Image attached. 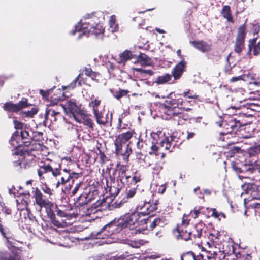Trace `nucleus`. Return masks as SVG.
<instances>
[{
  "label": "nucleus",
  "instance_id": "1",
  "mask_svg": "<svg viewBox=\"0 0 260 260\" xmlns=\"http://www.w3.org/2000/svg\"><path fill=\"white\" fill-rule=\"evenodd\" d=\"M140 216L139 212H133L121 216L118 219H114L97 232L96 238L107 239L106 241L107 244L114 242V241L110 240V237L114 233H119L123 228L133 229Z\"/></svg>",
  "mask_w": 260,
  "mask_h": 260
},
{
  "label": "nucleus",
  "instance_id": "2",
  "mask_svg": "<svg viewBox=\"0 0 260 260\" xmlns=\"http://www.w3.org/2000/svg\"><path fill=\"white\" fill-rule=\"evenodd\" d=\"M60 168V166L59 164L56 165L53 162L48 165L44 164L40 166L38 170V174L40 179L44 178L43 175L45 174H51V179L53 180L56 188H58L60 185L65 184L74 177L77 178L79 175L75 172L70 174L67 169H64L63 172H61Z\"/></svg>",
  "mask_w": 260,
  "mask_h": 260
},
{
  "label": "nucleus",
  "instance_id": "3",
  "mask_svg": "<svg viewBox=\"0 0 260 260\" xmlns=\"http://www.w3.org/2000/svg\"><path fill=\"white\" fill-rule=\"evenodd\" d=\"M96 17L93 15L84 17L75 26V29L70 32V34L74 35L76 32H78V38L81 39L82 36H97L103 34L104 29L101 24L96 22Z\"/></svg>",
  "mask_w": 260,
  "mask_h": 260
},
{
  "label": "nucleus",
  "instance_id": "4",
  "mask_svg": "<svg viewBox=\"0 0 260 260\" xmlns=\"http://www.w3.org/2000/svg\"><path fill=\"white\" fill-rule=\"evenodd\" d=\"M134 134L135 132L133 130L122 133L116 137L114 141L116 153L121 155L125 161H128L132 153V149L129 147V140Z\"/></svg>",
  "mask_w": 260,
  "mask_h": 260
},
{
  "label": "nucleus",
  "instance_id": "5",
  "mask_svg": "<svg viewBox=\"0 0 260 260\" xmlns=\"http://www.w3.org/2000/svg\"><path fill=\"white\" fill-rule=\"evenodd\" d=\"M134 134L135 132L133 130L122 133L116 137L114 141L116 153L121 155L125 161H128L132 153V149L129 147V140Z\"/></svg>",
  "mask_w": 260,
  "mask_h": 260
},
{
  "label": "nucleus",
  "instance_id": "6",
  "mask_svg": "<svg viewBox=\"0 0 260 260\" xmlns=\"http://www.w3.org/2000/svg\"><path fill=\"white\" fill-rule=\"evenodd\" d=\"M245 194L249 195L248 198L244 199V205L250 201H253L248 206L253 208H260V187L254 184L248 183L243 186Z\"/></svg>",
  "mask_w": 260,
  "mask_h": 260
},
{
  "label": "nucleus",
  "instance_id": "7",
  "mask_svg": "<svg viewBox=\"0 0 260 260\" xmlns=\"http://www.w3.org/2000/svg\"><path fill=\"white\" fill-rule=\"evenodd\" d=\"M170 106H164L161 108L162 112L164 113V118L168 119L173 117L174 120H177L178 118V124L181 122V120L186 121L188 118L183 113L180 112L181 109L178 106H175V103H170Z\"/></svg>",
  "mask_w": 260,
  "mask_h": 260
},
{
  "label": "nucleus",
  "instance_id": "8",
  "mask_svg": "<svg viewBox=\"0 0 260 260\" xmlns=\"http://www.w3.org/2000/svg\"><path fill=\"white\" fill-rule=\"evenodd\" d=\"M31 136L27 130L16 131L13 133L10 141V144L14 148H18L29 142Z\"/></svg>",
  "mask_w": 260,
  "mask_h": 260
},
{
  "label": "nucleus",
  "instance_id": "9",
  "mask_svg": "<svg viewBox=\"0 0 260 260\" xmlns=\"http://www.w3.org/2000/svg\"><path fill=\"white\" fill-rule=\"evenodd\" d=\"M219 120L216 121V123L219 127L223 126L226 131L224 133H232L233 131H236L237 128L241 126L240 120L234 117H231L226 120H223L221 117H219Z\"/></svg>",
  "mask_w": 260,
  "mask_h": 260
},
{
  "label": "nucleus",
  "instance_id": "10",
  "mask_svg": "<svg viewBox=\"0 0 260 260\" xmlns=\"http://www.w3.org/2000/svg\"><path fill=\"white\" fill-rule=\"evenodd\" d=\"M34 197L35 199L36 203L39 206L40 209L45 208L47 212H48V210H50L53 206L52 203L50 201L43 198L42 193L38 188H36V190L34 192Z\"/></svg>",
  "mask_w": 260,
  "mask_h": 260
},
{
  "label": "nucleus",
  "instance_id": "11",
  "mask_svg": "<svg viewBox=\"0 0 260 260\" xmlns=\"http://www.w3.org/2000/svg\"><path fill=\"white\" fill-rule=\"evenodd\" d=\"M73 118L77 122L83 123L91 128H93L94 124L92 120L88 114H86L81 110L78 113H75V115Z\"/></svg>",
  "mask_w": 260,
  "mask_h": 260
},
{
  "label": "nucleus",
  "instance_id": "12",
  "mask_svg": "<svg viewBox=\"0 0 260 260\" xmlns=\"http://www.w3.org/2000/svg\"><path fill=\"white\" fill-rule=\"evenodd\" d=\"M60 106L70 117H73L75 113H78L81 110L73 100L68 101L65 104H61Z\"/></svg>",
  "mask_w": 260,
  "mask_h": 260
},
{
  "label": "nucleus",
  "instance_id": "13",
  "mask_svg": "<svg viewBox=\"0 0 260 260\" xmlns=\"http://www.w3.org/2000/svg\"><path fill=\"white\" fill-rule=\"evenodd\" d=\"M185 255L191 256L194 260H221L220 257L217 256L215 252H214L213 253H210L205 251L196 255L192 252L189 251L184 254V256Z\"/></svg>",
  "mask_w": 260,
  "mask_h": 260
},
{
  "label": "nucleus",
  "instance_id": "14",
  "mask_svg": "<svg viewBox=\"0 0 260 260\" xmlns=\"http://www.w3.org/2000/svg\"><path fill=\"white\" fill-rule=\"evenodd\" d=\"M233 169L236 173H243L244 174H251L254 170L253 164H242L239 162L232 163Z\"/></svg>",
  "mask_w": 260,
  "mask_h": 260
},
{
  "label": "nucleus",
  "instance_id": "15",
  "mask_svg": "<svg viewBox=\"0 0 260 260\" xmlns=\"http://www.w3.org/2000/svg\"><path fill=\"white\" fill-rule=\"evenodd\" d=\"M158 201L152 202H145L142 206L140 205V215H146L150 214L157 209Z\"/></svg>",
  "mask_w": 260,
  "mask_h": 260
},
{
  "label": "nucleus",
  "instance_id": "16",
  "mask_svg": "<svg viewBox=\"0 0 260 260\" xmlns=\"http://www.w3.org/2000/svg\"><path fill=\"white\" fill-rule=\"evenodd\" d=\"M28 106L27 100L23 99L19 101L17 104H14L11 103H7L4 106V108L6 110L17 112L20 109L27 107Z\"/></svg>",
  "mask_w": 260,
  "mask_h": 260
},
{
  "label": "nucleus",
  "instance_id": "17",
  "mask_svg": "<svg viewBox=\"0 0 260 260\" xmlns=\"http://www.w3.org/2000/svg\"><path fill=\"white\" fill-rule=\"evenodd\" d=\"M126 168L124 166H122L118 169L117 181H120L123 185H127L129 186V179H131V176L126 173Z\"/></svg>",
  "mask_w": 260,
  "mask_h": 260
},
{
  "label": "nucleus",
  "instance_id": "18",
  "mask_svg": "<svg viewBox=\"0 0 260 260\" xmlns=\"http://www.w3.org/2000/svg\"><path fill=\"white\" fill-rule=\"evenodd\" d=\"M16 202L18 205V209L20 210L21 212H28V211L27 209V206L28 203L30 202L29 194H25L22 196L19 197L16 200Z\"/></svg>",
  "mask_w": 260,
  "mask_h": 260
},
{
  "label": "nucleus",
  "instance_id": "19",
  "mask_svg": "<svg viewBox=\"0 0 260 260\" xmlns=\"http://www.w3.org/2000/svg\"><path fill=\"white\" fill-rule=\"evenodd\" d=\"M56 212L58 216L63 218L64 220H72L75 219L77 216V214L73 211L72 208L67 210L57 208Z\"/></svg>",
  "mask_w": 260,
  "mask_h": 260
},
{
  "label": "nucleus",
  "instance_id": "20",
  "mask_svg": "<svg viewBox=\"0 0 260 260\" xmlns=\"http://www.w3.org/2000/svg\"><path fill=\"white\" fill-rule=\"evenodd\" d=\"M0 232L2 235L7 240V241L11 245L15 244V241L13 237V234L10 231L9 229L4 227L0 220Z\"/></svg>",
  "mask_w": 260,
  "mask_h": 260
},
{
  "label": "nucleus",
  "instance_id": "21",
  "mask_svg": "<svg viewBox=\"0 0 260 260\" xmlns=\"http://www.w3.org/2000/svg\"><path fill=\"white\" fill-rule=\"evenodd\" d=\"M185 65V61L182 60L174 68L172 71V75L173 76L174 80H178L181 77L184 71Z\"/></svg>",
  "mask_w": 260,
  "mask_h": 260
},
{
  "label": "nucleus",
  "instance_id": "22",
  "mask_svg": "<svg viewBox=\"0 0 260 260\" xmlns=\"http://www.w3.org/2000/svg\"><path fill=\"white\" fill-rule=\"evenodd\" d=\"M90 199H87V195L86 193L81 194L79 197H78L77 202L79 205L83 206L82 210H87V212L83 211V213H80L82 216H87L90 214L89 209L87 206H84L86 205L87 203L89 201Z\"/></svg>",
  "mask_w": 260,
  "mask_h": 260
},
{
  "label": "nucleus",
  "instance_id": "23",
  "mask_svg": "<svg viewBox=\"0 0 260 260\" xmlns=\"http://www.w3.org/2000/svg\"><path fill=\"white\" fill-rule=\"evenodd\" d=\"M190 43L202 52L208 51L211 49L210 46L203 41H190Z\"/></svg>",
  "mask_w": 260,
  "mask_h": 260
},
{
  "label": "nucleus",
  "instance_id": "24",
  "mask_svg": "<svg viewBox=\"0 0 260 260\" xmlns=\"http://www.w3.org/2000/svg\"><path fill=\"white\" fill-rule=\"evenodd\" d=\"M135 57V55L133 54L130 51L125 50L119 55V59L118 61L119 63L124 64L125 62Z\"/></svg>",
  "mask_w": 260,
  "mask_h": 260
},
{
  "label": "nucleus",
  "instance_id": "25",
  "mask_svg": "<svg viewBox=\"0 0 260 260\" xmlns=\"http://www.w3.org/2000/svg\"><path fill=\"white\" fill-rule=\"evenodd\" d=\"M59 114V112L55 111L53 109H48L46 110L45 114V122L48 119H50L51 121L56 120V116Z\"/></svg>",
  "mask_w": 260,
  "mask_h": 260
},
{
  "label": "nucleus",
  "instance_id": "26",
  "mask_svg": "<svg viewBox=\"0 0 260 260\" xmlns=\"http://www.w3.org/2000/svg\"><path fill=\"white\" fill-rule=\"evenodd\" d=\"M177 231L178 233V238H181L185 241H187L190 238L191 232H188L186 230L181 226H177Z\"/></svg>",
  "mask_w": 260,
  "mask_h": 260
},
{
  "label": "nucleus",
  "instance_id": "27",
  "mask_svg": "<svg viewBox=\"0 0 260 260\" xmlns=\"http://www.w3.org/2000/svg\"><path fill=\"white\" fill-rule=\"evenodd\" d=\"M96 122L100 124L104 125L107 122V119L103 114L99 111H95L93 113Z\"/></svg>",
  "mask_w": 260,
  "mask_h": 260
},
{
  "label": "nucleus",
  "instance_id": "28",
  "mask_svg": "<svg viewBox=\"0 0 260 260\" xmlns=\"http://www.w3.org/2000/svg\"><path fill=\"white\" fill-rule=\"evenodd\" d=\"M166 223V220L163 217L155 218L150 224V227L153 229L157 226L160 227L164 226Z\"/></svg>",
  "mask_w": 260,
  "mask_h": 260
},
{
  "label": "nucleus",
  "instance_id": "29",
  "mask_svg": "<svg viewBox=\"0 0 260 260\" xmlns=\"http://www.w3.org/2000/svg\"><path fill=\"white\" fill-rule=\"evenodd\" d=\"M109 24L110 31L115 32L118 30V24L116 23V16L115 15L111 16L109 21Z\"/></svg>",
  "mask_w": 260,
  "mask_h": 260
},
{
  "label": "nucleus",
  "instance_id": "30",
  "mask_svg": "<svg viewBox=\"0 0 260 260\" xmlns=\"http://www.w3.org/2000/svg\"><path fill=\"white\" fill-rule=\"evenodd\" d=\"M137 60L143 66H149L151 63V59L145 54L141 53L138 57Z\"/></svg>",
  "mask_w": 260,
  "mask_h": 260
},
{
  "label": "nucleus",
  "instance_id": "31",
  "mask_svg": "<svg viewBox=\"0 0 260 260\" xmlns=\"http://www.w3.org/2000/svg\"><path fill=\"white\" fill-rule=\"evenodd\" d=\"M172 75L169 74H165L161 76H159L156 80V83L158 84H162L167 83L171 80Z\"/></svg>",
  "mask_w": 260,
  "mask_h": 260
},
{
  "label": "nucleus",
  "instance_id": "32",
  "mask_svg": "<svg viewBox=\"0 0 260 260\" xmlns=\"http://www.w3.org/2000/svg\"><path fill=\"white\" fill-rule=\"evenodd\" d=\"M230 7L229 6H224L222 10L221 13L224 18L229 22H233V18L230 13Z\"/></svg>",
  "mask_w": 260,
  "mask_h": 260
},
{
  "label": "nucleus",
  "instance_id": "33",
  "mask_svg": "<svg viewBox=\"0 0 260 260\" xmlns=\"http://www.w3.org/2000/svg\"><path fill=\"white\" fill-rule=\"evenodd\" d=\"M246 26L245 24L240 26L238 29L236 40L244 41L246 35Z\"/></svg>",
  "mask_w": 260,
  "mask_h": 260
},
{
  "label": "nucleus",
  "instance_id": "34",
  "mask_svg": "<svg viewBox=\"0 0 260 260\" xmlns=\"http://www.w3.org/2000/svg\"><path fill=\"white\" fill-rule=\"evenodd\" d=\"M244 41L236 40L235 45V51L237 53H240L244 48Z\"/></svg>",
  "mask_w": 260,
  "mask_h": 260
},
{
  "label": "nucleus",
  "instance_id": "35",
  "mask_svg": "<svg viewBox=\"0 0 260 260\" xmlns=\"http://www.w3.org/2000/svg\"><path fill=\"white\" fill-rule=\"evenodd\" d=\"M38 112V109L34 107L31 108V110H28L27 111H24L23 114L25 115L26 117H32L33 116L36 114Z\"/></svg>",
  "mask_w": 260,
  "mask_h": 260
},
{
  "label": "nucleus",
  "instance_id": "36",
  "mask_svg": "<svg viewBox=\"0 0 260 260\" xmlns=\"http://www.w3.org/2000/svg\"><path fill=\"white\" fill-rule=\"evenodd\" d=\"M128 93V91L125 90H119L114 94V96L117 100L120 99L121 98L125 96Z\"/></svg>",
  "mask_w": 260,
  "mask_h": 260
},
{
  "label": "nucleus",
  "instance_id": "37",
  "mask_svg": "<svg viewBox=\"0 0 260 260\" xmlns=\"http://www.w3.org/2000/svg\"><path fill=\"white\" fill-rule=\"evenodd\" d=\"M100 100L96 99L90 102L89 106L92 108L93 113L95 112V111H99L98 107L100 105Z\"/></svg>",
  "mask_w": 260,
  "mask_h": 260
},
{
  "label": "nucleus",
  "instance_id": "38",
  "mask_svg": "<svg viewBox=\"0 0 260 260\" xmlns=\"http://www.w3.org/2000/svg\"><path fill=\"white\" fill-rule=\"evenodd\" d=\"M159 151H161L160 146L158 147L157 145L153 144L151 147V151L149 152V153L157 155Z\"/></svg>",
  "mask_w": 260,
  "mask_h": 260
},
{
  "label": "nucleus",
  "instance_id": "39",
  "mask_svg": "<svg viewBox=\"0 0 260 260\" xmlns=\"http://www.w3.org/2000/svg\"><path fill=\"white\" fill-rule=\"evenodd\" d=\"M202 224H198L196 225V233H194L193 234V236L195 237L200 238L201 236L202 235Z\"/></svg>",
  "mask_w": 260,
  "mask_h": 260
},
{
  "label": "nucleus",
  "instance_id": "40",
  "mask_svg": "<svg viewBox=\"0 0 260 260\" xmlns=\"http://www.w3.org/2000/svg\"><path fill=\"white\" fill-rule=\"evenodd\" d=\"M189 220L188 219V216L184 214L182 218V223L179 226H181L183 228H186L189 224Z\"/></svg>",
  "mask_w": 260,
  "mask_h": 260
},
{
  "label": "nucleus",
  "instance_id": "41",
  "mask_svg": "<svg viewBox=\"0 0 260 260\" xmlns=\"http://www.w3.org/2000/svg\"><path fill=\"white\" fill-rule=\"evenodd\" d=\"M52 89H50L49 90L45 91L43 89H41L39 91L40 94L42 96V97L44 99H47L49 98V96L50 94V92L52 91Z\"/></svg>",
  "mask_w": 260,
  "mask_h": 260
},
{
  "label": "nucleus",
  "instance_id": "42",
  "mask_svg": "<svg viewBox=\"0 0 260 260\" xmlns=\"http://www.w3.org/2000/svg\"><path fill=\"white\" fill-rule=\"evenodd\" d=\"M140 180V177L137 175H134L131 177V179H129V186L131 185H135L137 182Z\"/></svg>",
  "mask_w": 260,
  "mask_h": 260
},
{
  "label": "nucleus",
  "instance_id": "43",
  "mask_svg": "<svg viewBox=\"0 0 260 260\" xmlns=\"http://www.w3.org/2000/svg\"><path fill=\"white\" fill-rule=\"evenodd\" d=\"M174 137L173 136H170L167 137V147H168V149L167 150H169L170 152L172 151V149L174 147L173 146L172 148H171L172 146V141L173 140Z\"/></svg>",
  "mask_w": 260,
  "mask_h": 260
},
{
  "label": "nucleus",
  "instance_id": "44",
  "mask_svg": "<svg viewBox=\"0 0 260 260\" xmlns=\"http://www.w3.org/2000/svg\"><path fill=\"white\" fill-rule=\"evenodd\" d=\"M13 123L15 129H17V131H18L19 130L20 131L23 130V124L22 123L17 121V120H14L13 121Z\"/></svg>",
  "mask_w": 260,
  "mask_h": 260
},
{
  "label": "nucleus",
  "instance_id": "45",
  "mask_svg": "<svg viewBox=\"0 0 260 260\" xmlns=\"http://www.w3.org/2000/svg\"><path fill=\"white\" fill-rule=\"evenodd\" d=\"M14 165L15 167H17V166H20L21 168L22 167V166L23 165L25 169H26V168L29 167V166H30V165L27 164V163L22 162L19 160L15 161L14 162Z\"/></svg>",
  "mask_w": 260,
  "mask_h": 260
},
{
  "label": "nucleus",
  "instance_id": "46",
  "mask_svg": "<svg viewBox=\"0 0 260 260\" xmlns=\"http://www.w3.org/2000/svg\"><path fill=\"white\" fill-rule=\"evenodd\" d=\"M167 137H166L164 140H162L159 143V146L162 151L163 149L167 150L168 149V147L167 146Z\"/></svg>",
  "mask_w": 260,
  "mask_h": 260
},
{
  "label": "nucleus",
  "instance_id": "47",
  "mask_svg": "<svg viewBox=\"0 0 260 260\" xmlns=\"http://www.w3.org/2000/svg\"><path fill=\"white\" fill-rule=\"evenodd\" d=\"M84 73L86 76L92 77V76H94V77L97 76V74L93 72L90 69H86L84 70Z\"/></svg>",
  "mask_w": 260,
  "mask_h": 260
},
{
  "label": "nucleus",
  "instance_id": "48",
  "mask_svg": "<svg viewBox=\"0 0 260 260\" xmlns=\"http://www.w3.org/2000/svg\"><path fill=\"white\" fill-rule=\"evenodd\" d=\"M79 77H77L76 79H75L67 87H63V89H65L66 88L69 89H74L75 87L77 81L78 80Z\"/></svg>",
  "mask_w": 260,
  "mask_h": 260
},
{
  "label": "nucleus",
  "instance_id": "49",
  "mask_svg": "<svg viewBox=\"0 0 260 260\" xmlns=\"http://www.w3.org/2000/svg\"><path fill=\"white\" fill-rule=\"evenodd\" d=\"M82 184V182L80 181L79 182L76 184V186H75L73 190L72 191V194L74 195L75 194L77 191L79 190L80 187Z\"/></svg>",
  "mask_w": 260,
  "mask_h": 260
},
{
  "label": "nucleus",
  "instance_id": "50",
  "mask_svg": "<svg viewBox=\"0 0 260 260\" xmlns=\"http://www.w3.org/2000/svg\"><path fill=\"white\" fill-rule=\"evenodd\" d=\"M136 193V189L135 188H131L126 193V197L131 198L134 197Z\"/></svg>",
  "mask_w": 260,
  "mask_h": 260
},
{
  "label": "nucleus",
  "instance_id": "51",
  "mask_svg": "<svg viewBox=\"0 0 260 260\" xmlns=\"http://www.w3.org/2000/svg\"><path fill=\"white\" fill-rule=\"evenodd\" d=\"M253 52L254 55L259 54L260 52V41L255 46Z\"/></svg>",
  "mask_w": 260,
  "mask_h": 260
},
{
  "label": "nucleus",
  "instance_id": "52",
  "mask_svg": "<svg viewBox=\"0 0 260 260\" xmlns=\"http://www.w3.org/2000/svg\"><path fill=\"white\" fill-rule=\"evenodd\" d=\"M183 95L184 96H186L189 99H196L198 98V96L197 95H193L191 93H190V92L189 91L188 92H184L183 93Z\"/></svg>",
  "mask_w": 260,
  "mask_h": 260
},
{
  "label": "nucleus",
  "instance_id": "53",
  "mask_svg": "<svg viewBox=\"0 0 260 260\" xmlns=\"http://www.w3.org/2000/svg\"><path fill=\"white\" fill-rule=\"evenodd\" d=\"M166 184H162L160 185L158 189L156 190V191L159 193L162 194L166 190Z\"/></svg>",
  "mask_w": 260,
  "mask_h": 260
},
{
  "label": "nucleus",
  "instance_id": "54",
  "mask_svg": "<svg viewBox=\"0 0 260 260\" xmlns=\"http://www.w3.org/2000/svg\"><path fill=\"white\" fill-rule=\"evenodd\" d=\"M211 210L212 211V216L215 218H219V220H220V218H219L220 217V213L218 212L215 209H212Z\"/></svg>",
  "mask_w": 260,
  "mask_h": 260
},
{
  "label": "nucleus",
  "instance_id": "55",
  "mask_svg": "<svg viewBox=\"0 0 260 260\" xmlns=\"http://www.w3.org/2000/svg\"><path fill=\"white\" fill-rule=\"evenodd\" d=\"M253 30L254 34H257L260 30V25L258 24L253 25Z\"/></svg>",
  "mask_w": 260,
  "mask_h": 260
},
{
  "label": "nucleus",
  "instance_id": "56",
  "mask_svg": "<svg viewBox=\"0 0 260 260\" xmlns=\"http://www.w3.org/2000/svg\"><path fill=\"white\" fill-rule=\"evenodd\" d=\"M51 222L55 225L57 227L61 226V223L55 219V218H51Z\"/></svg>",
  "mask_w": 260,
  "mask_h": 260
},
{
  "label": "nucleus",
  "instance_id": "57",
  "mask_svg": "<svg viewBox=\"0 0 260 260\" xmlns=\"http://www.w3.org/2000/svg\"><path fill=\"white\" fill-rule=\"evenodd\" d=\"M243 79L242 76H239L237 77H233L230 79L231 82H235Z\"/></svg>",
  "mask_w": 260,
  "mask_h": 260
},
{
  "label": "nucleus",
  "instance_id": "58",
  "mask_svg": "<svg viewBox=\"0 0 260 260\" xmlns=\"http://www.w3.org/2000/svg\"><path fill=\"white\" fill-rule=\"evenodd\" d=\"M43 190L44 192L48 194H52V190L47 187H45L43 188Z\"/></svg>",
  "mask_w": 260,
  "mask_h": 260
},
{
  "label": "nucleus",
  "instance_id": "59",
  "mask_svg": "<svg viewBox=\"0 0 260 260\" xmlns=\"http://www.w3.org/2000/svg\"><path fill=\"white\" fill-rule=\"evenodd\" d=\"M195 135V133L194 132H187V136L186 137V139L189 140L191 138H193Z\"/></svg>",
  "mask_w": 260,
  "mask_h": 260
},
{
  "label": "nucleus",
  "instance_id": "60",
  "mask_svg": "<svg viewBox=\"0 0 260 260\" xmlns=\"http://www.w3.org/2000/svg\"><path fill=\"white\" fill-rule=\"evenodd\" d=\"M137 146L139 149H141V148H143V141L139 140L137 143Z\"/></svg>",
  "mask_w": 260,
  "mask_h": 260
},
{
  "label": "nucleus",
  "instance_id": "61",
  "mask_svg": "<svg viewBox=\"0 0 260 260\" xmlns=\"http://www.w3.org/2000/svg\"><path fill=\"white\" fill-rule=\"evenodd\" d=\"M5 79L6 78L4 77L0 76V86H2L3 85Z\"/></svg>",
  "mask_w": 260,
  "mask_h": 260
},
{
  "label": "nucleus",
  "instance_id": "62",
  "mask_svg": "<svg viewBox=\"0 0 260 260\" xmlns=\"http://www.w3.org/2000/svg\"><path fill=\"white\" fill-rule=\"evenodd\" d=\"M204 192L205 194H207V195H210L211 193L210 190H209L208 189H205L204 190Z\"/></svg>",
  "mask_w": 260,
  "mask_h": 260
},
{
  "label": "nucleus",
  "instance_id": "63",
  "mask_svg": "<svg viewBox=\"0 0 260 260\" xmlns=\"http://www.w3.org/2000/svg\"><path fill=\"white\" fill-rule=\"evenodd\" d=\"M200 209H199L198 210H194V214H195L194 218H196L197 217H198V215L200 213Z\"/></svg>",
  "mask_w": 260,
  "mask_h": 260
},
{
  "label": "nucleus",
  "instance_id": "64",
  "mask_svg": "<svg viewBox=\"0 0 260 260\" xmlns=\"http://www.w3.org/2000/svg\"><path fill=\"white\" fill-rule=\"evenodd\" d=\"M144 72L145 73H147L149 75H152L153 72L151 70H144Z\"/></svg>",
  "mask_w": 260,
  "mask_h": 260
}]
</instances>
